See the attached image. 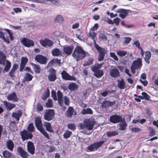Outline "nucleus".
Returning a JSON list of instances; mask_svg holds the SVG:
<instances>
[{
	"mask_svg": "<svg viewBox=\"0 0 158 158\" xmlns=\"http://www.w3.org/2000/svg\"><path fill=\"white\" fill-rule=\"evenodd\" d=\"M113 21L114 23L116 26H118L119 24L120 19L119 18L117 17L114 19Z\"/></svg>",
	"mask_w": 158,
	"mask_h": 158,
	"instance_id": "nucleus-61",
	"label": "nucleus"
},
{
	"mask_svg": "<svg viewBox=\"0 0 158 158\" xmlns=\"http://www.w3.org/2000/svg\"><path fill=\"white\" fill-rule=\"evenodd\" d=\"M103 63H97L91 67V69L94 72V76L98 78H101L104 74L103 70L100 69Z\"/></svg>",
	"mask_w": 158,
	"mask_h": 158,
	"instance_id": "nucleus-2",
	"label": "nucleus"
},
{
	"mask_svg": "<svg viewBox=\"0 0 158 158\" xmlns=\"http://www.w3.org/2000/svg\"><path fill=\"white\" fill-rule=\"evenodd\" d=\"M118 133L117 131H108L107 132L106 134L108 137H110L117 135H118Z\"/></svg>",
	"mask_w": 158,
	"mask_h": 158,
	"instance_id": "nucleus-45",
	"label": "nucleus"
},
{
	"mask_svg": "<svg viewBox=\"0 0 158 158\" xmlns=\"http://www.w3.org/2000/svg\"><path fill=\"white\" fill-rule=\"evenodd\" d=\"M78 86L74 83H72L69 84L68 88L71 91H74L77 89Z\"/></svg>",
	"mask_w": 158,
	"mask_h": 158,
	"instance_id": "nucleus-39",
	"label": "nucleus"
},
{
	"mask_svg": "<svg viewBox=\"0 0 158 158\" xmlns=\"http://www.w3.org/2000/svg\"><path fill=\"white\" fill-rule=\"evenodd\" d=\"M124 39L123 44L126 45H128L131 40V38L130 37H125Z\"/></svg>",
	"mask_w": 158,
	"mask_h": 158,
	"instance_id": "nucleus-50",
	"label": "nucleus"
},
{
	"mask_svg": "<svg viewBox=\"0 0 158 158\" xmlns=\"http://www.w3.org/2000/svg\"><path fill=\"white\" fill-rule=\"evenodd\" d=\"M44 125L46 128V130L48 131L51 133L54 132L50 123L45 122L44 123Z\"/></svg>",
	"mask_w": 158,
	"mask_h": 158,
	"instance_id": "nucleus-33",
	"label": "nucleus"
},
{
	"mask_svg": "<svg viewBox=\"0 0 158 158\" xmlns=\"http://www.w3.org/2000/svg\"><path fill=\"white\" fill-rule=\"evenodd\" d=\"M33 76L29 73H27L24 77V82H29L32 80Z\"/></svg>",
	"mask_w": 158,
	"mask_h": 158,
	"instance_id": "nucleus-37",
	"label": "nucleus"
},
{
	"mask_svg": "<svg viewBox=\"0 0 158 158\" xmlns=\"http://www.w3.org/2000/svg\"><path fill=\"white\" fill-rule=\"evenodd\" d=\"M64 103L66 105L69 106V100L67 96H65L64 98Z\"/></svg>",
	"mask_w": 158,
	"mask_h": 158,
	"instance_id": "nucleus-60",
	"label": "nucleus"
},
{
	"mask_svg": "<svg viewBox=\"0 0 158 158\" xmlns=\"http://www.w3.org/2000/svg\"><path fill=\"white\" fill-rule=\"evenodd\" d=\"M18 65L16 64H14L12 67L8 74V76H9L12 79L15 77L16 71L18 68Z\"/></svg>",
	"mask_w": 158,
	"mask_h": 158,
	"instance_id": "nucleus-16",
	"label": "nucleus"
},
{
	"mask_svg": "<svg viewBox=\"0 0 158 158\" xmlns=\"http://www.w3.org/2000/svg\"><path fill=\"white\" fill-rule=\"evenodd\" d=\"M21 43L27 47L33 46L34 45V42L31 40L24 38L21 41Z\"/></svg>",
	"mask_w": 158,
	"mask_h": 158,
	"instance_id": "nucleus-13",
	"label": "nucleus"
},
{
	"mask_svg": "<svg viewBox=\"0 0 158 158\" xmlns=\"http://www.w3.org/2000/svg\"><path fill=\"white\" fill-rule=\"evenodd\" d=\"M143 96L139 95V98L142 100L145 99L146 100H149L150 96L147 93L145 92H143L141 94Z\"/></svg>",
	"mask_w": 158,
	"mask_h": 158,
	"instance_id": "nucleus-41",
	"label": "nucleus"
},
{
	"mask_svg": "<svg viewBox=\"0 0 158 158\" xmlns=\"http://www.w3.org/2000/svg\"><path fill=\"white\" fill-rule=\"evenodd\" d=\"M52 96V97L54 100L56 101L57 100V98L56 97V91L52 90L51 91Z\"/></svg>",
	"mask_w": 158,
	"mask_h": 158,
	"instance_id": "nucleus-57",
	"label": "nucleus"
},
{
	"mask_svg": "<svg viewBox=\"0 0 158 158\" xmlns=\"http://www.w3.org/2000/svg\"><path fill=\"white\" fill-rule=\"evenodd\" d=\"M88 36L89 37L91 38L92 39H93L94 42V43H95V42H96L94 40V38L96 36V34L95 32H93L92 33H91V32H89V33Z\"/></svg>",
	"mask_w": 158,
	"mask_h": 158,
	"instance_id": "nucleus-56",
	"label": "nucleus"
},
{
	"mask_svg": "<svg viewBox=\"0 0 158 158\" xmlns=\"http://www.w3.org/2000/svg\"><path fill=\"white\" fill-rule=\"evenodd\" d=\"M18 113L13 112L12 114V116L15 118L16 120L19 121L20 119V118L21 117L22 114L21 110L18 111Z\"/></svg>",
	"mask_w": 158,
	"mask_h": 158,
	"instance_id": "nucleus-30",
	"label": "nucleus"
},
{
	"mask_svg": "<svg viewBox=\"0 0 158 158\" xmlns=\"http://www.w3.org/2000/svg\"><path fill=\"white\" fill-rule=\"evenodd\" d=\"M72 134V132L71 131L67 130L65 131V132L63 135L65 139L69 138L70 137Z\"/></svg>",
	"mask_w": 158,
	"mask_h": 158,
	"instance_id": "nucleus-46",
	"label": "nucleus"
},
{
	"mask_svg": "<svg viewBox=\"0 0 158 158\" xmlns=\"http://www.w3.org/2000/svg\"><path fill=\"white\" fill-rule=\"evenodd\" d=\"M27 129L30 132H34L35 131V127L32 123H29L27 127Z\"/></svg>",
	"mask_w": 158,
	"mask_h": 158,
	"instance_id": "nucleus-47",
	"label": "nucleus"
},
{
	"mask_svg": "<svg viewBox=\"0 0 158 158\" xmlns=\"http://www.w3.org/2000/svg\"><path fill=\"white\" fill-rule=\"evenodd\" d=\"M3 103L7 110L9 111L11 110L12 109L15 107V104L9 103L6 101H3Z\"/></svg>",
	"mask_w": 158,
	"mask_h": 158,
	"instance_id": "nucleus-27",
	"label": "nucleus"
},
{
	"mask_svg": "<svg viewBox=\"0 0 158 158\" xmlns=\"http://www.w3.org/2000/svg\"><path fill=\"white\" fill-rule=\"evenodd\" d=\"M3 158H14L13 154L7 150H5L2 152Z\"/></svg>",
	"mask_w": 158,
	"mask_h": 158,
	"instance_id": "nucleus-26",
	"label": "nucleus"
},
{
	"mask_svg": "<svg viewBox=\"0 0 158 158\" xmlns=\"http://www.w3.org/2000/svg\"><path fill=\"white\" fill-rule=\"evenodd\" d=\"M35 60L41 64H45L47 62L48 59L41 55H37L35 56Z\"/></svg>",
	"mask_w": 158,
	"mask_h": 158,
	"instance_id": "nucleus-11",
	"label": "nucleus"
},
{
	"mask_svg": "<svg viewBox=\"0 0 158 158\" xmlns=\"http://www.w3.org/2000/svg\"><path fill=\"white\" fill-rule=\"evenodd\" d=\"M86 56V53L82 48L77 45L74 49L72 56L76 61H79L84 58Z\"/></svg>",
	"mask_w": 158,
	"mask_h": 158,
	"instance_id": "nucleus-1",
	"label": "nucleus"
},
{
	"mask_svg": "<svg viewBox=\"0 0 158 158\" xmlns=\"http://www.w3.org/2000/svg\"><path fill=\"white\" fill-rule=\"evenodd\" d=\"M68 128L71 130H73L76 128V126L74 124L72 123H69L68 125Z\"/></svg>",
	"mask_w": 158,
	"mask_h": 158,
	"instance_id": "nucleus-59",
	"label": "nucleus"
},
{
	"mask_svg": "<svg viewBox=\"0 0 158 158\" xmlns=\"http://www.w3.org/2000/svg\"><path fill=\"white\" fill-rule=\"evenodd\" d=\"M124 120V118H123L121 116L117 114L112 115L110 117V122L114 124L122 122Z\"/></svg>",
	"mask_w": 158,
	"mask_h": 158,
	"instance_id": "nucleus-8",
	"label": "nucleus"
},
{
	"mask_svg": "<svg viewBox=\"0 0 158 158\" xmlns=\"http://www.w3.org/2000/svg\"><path fill=\"white\" fill-rule=\"evenodd\" d=\"M28 61V59L26 57H22L21 59L20 63L26 64Z\"/></svg>",
	"mask_w": 158,
	"mask_h": 158,
	"instance_id": "nucleus-58",
	"label": "nucleus"
},
{
	"mask_svg": "<svg viewBox=\"0 0 158 158\" xmlns=\"http://www.w3.org/2000/svg\"><path fill=\"white\" fill-rule=\"evenodd\" d=\"M6 57L2 52H0V64L4 65Z\"/></svg>",
	"mask_w": 158,
	"mask_h": 158,
	"instance_id": "nucleus-36",
	"label": "nucleus"
},
{
	"mask_svg": "<svg viewBox=\"0 0 158 158\" xmlns=\"http://www.w3.org/2000/svg\"><path fill=\"white\" fill-rule=\"evenodd\" d=\"M142 59L138 58L137 60L133 61L132 65L131 67V69L132 73H135L136 69H140L142 66Z\"/></svg>",
	"mask_w": 158,
	"mask_h": 158,
	"instance_id": "nucleus-4",
	"label": "nucleus"
},
{
	"mask_svg": "<svg viewBox=\"0 0 158 158\" xmlns=\"http://www.w3.org/2000/svg\"><path fill=\"white\" fill-rule=\"evenodd\" d=\"M35 126L38 130L43 127L42 121L40 117H36L35 118Z\"/></svg>",
	"mask_w": 158,
	"mask_h": 158,
	"instance_id": "nucleus-21",
	"label": "nucleus"
},
{
	"mask_svg": "<svg viewBox=\"0 0 158 158\" xmlns=\"http://www.w3.org/2000/svg\"><path fill=\"white\" fill-rule=\"evenodd\" d=\"M110 56L113 58L115 60L118 61V58L114 52H111L110 53Z\"/></svg>",
	"mask_w": 158,
	"mask_h": 158,
	"instance_id": "nucleus-55",
	"label": "nucleus"
},
{
	"mask_svg": "<svg viewBox=\"0 0 158 158\" xmlns=\"http://www.w3.org/2000/svg\"><path fill=\"white\" fill-rule=\"evenodd\" d=\"M155 134L156 131L154 129L152 128L150 133H149L148 135L149 136H152Z\"/></svg>",
	"mask_w": 158,
	"mask_h": 158,
	"instance_id": "nucleus-63",
	"label": "nucleus"
},
{
	"mask_svg": "<svg viewBox=\"0 0 158 158\" xmlns=\"http://www.w3.org/2000/svg\"><path fill=\"white\" fill-rule=\"evenodd\" d=\"M58 96V101L59 104L62 106L63 104V94L60 91H58L57 92Z\"/></svg>",
	"mask_w": 158,
	"mask_h": 158,
	"instance_id": "nucleus-28",
	"label": "nucleus"
},
{
	"mask_svg": "<svg viewBox=\"0 0 158 158\" xmlns=\"http://www.w3.org/2000/svg\"><path fill=\"white\" fill-rule=\"evenodd\" d=\"M27 148L28 152L31 155L35 153V148L33 143L30 141L27 142Z\"/></svg>",
	"mask_w": 158,
	"mask_h": 158,
	"instance_id": "nucleus-17",
	"label": "nucleus"
},
{
	"mask_svg": "<svg viewBox=\"0 0 158 158\" xmlns=\"http://www.w3.org/2000/svg\"><path fill=\"white\" fill-rule=\"evenodd\" d=\"M74 111L73 108L72 106H69L67 110L65 113V115L68 118H71L73 115Z\"/></svg>",
	"mask_w": 158,
	"mask_h": 158,
	"instance_id": "nucleus-24",
	"label": "nucleus"
},
{
	"mask_svg": "<svg viewBox=\"0 0 158 158\" xmlns=\"http://www.w3.org/2000/svg\"><path fill=\"white\" fill-rule=\"evenodd\" d=\"M94 46L98 53V60L99 61L103 60L104 59L106 54L107 53V50L100 46L96 43V42L94 43Z\"/></svg>",
	"mask_w": 158,
	"mask_h": 158,
	"instance_id": "nucleus-3",
	"label": "nucleus"
},
{
	"mask_svg": "<svg viewBox=\"0 0 158 158\" xmlns=\"http://www.w3.org/2000/svg\"><path fill=\"white\" fill-rule=\"evenodd\" d=\"M115 100L112 102L108 100L104 101L102 102V107L106 109L109 107L113 106L115 105Z\"/></svg>",
	"mask_w": 158,
	"mask_h": 158,
	"instance_id": "nucleus-20",
	"label": "nucleus"
},
{
	"mask_svg": "<svg viewBox=\"0 0 158 158\" xmlns=\"http://www.w3.org/2000/svg\"><path fill=\"white\" fill-rule=\"evenodd\" d=\"M52 54L54 56H59L62 55L61 52L59 49L57 48L52 50Z\"/></svg>",
	"mask_w": 158,
	"mask_h": 158,
	"instance_id": "nucleus-32",
	"label": "nucleus"
},
{
	"mask_svg": "<svg viewBox=\"0 0 158 158\" xmlns=\"http://www.w3.org/2000/svg\"><path fill=\"white\" fill-rule=\"evenodd\" d=\"M40 43L41 45L44 47H48L51 48L53 45L52 41L48 39H45L44 40H41Z\"/></svg>",
	"mask_w": 158,
	"mask_h": 158,
	"instance_id": "nucleus-15",
	"label": "nucleus"
},
{
	"mask_svg": "<svg viewBox=\"0 0 158 158\" xmlns=\"http://www.w3.org/2000/svg\"><path fill=\"white\" fill-rule=\"evenodd\" d=\"M8 100H13L14 102H17L18 101L19 98L17 97V95L15 92L11 94H9L7 97Z\"/></svg>",
	"mask_w": 158,
	"mask_h": 158,
	"instance_id": "nucleus-23",
	"label": "nucleus"
},
{
	"mask_svg": "<svg viewBox=\"0 0 158 158\" xmlns=\"http://www.w3.org/2000/svg\"><path fill=\"white\" fill-rule=\"evenodd\" d=\"M36 109L37 111H41L43 110V107L40 103H38L36 106Z\"/></svg>",
	"mask_w": 158,
	"mask_h": 158,
	"instance_id": "nucleus-53",
	"label": "nucleus"
},
{
	"mask_svg": "<svg viewBox=\"0 0 158 158\" xmlns=\"http://www.w3.org/2000/svg\"><path fill=\"white\" fill-rule=\"evenodd\" d=\"M127 52L122 50H119L117 52L118 55L120 56H125L127 54Z\"/></svg>",
	"mask_w": 158,
	"mask_h": 158,
	"instance_id": "nucleus-49",
	"label": "nucleus"
},
{
	"mask_svg": "<svg viewBox=\"0 0 158 158\" xmlns=\"http://www.w3.org/2000/svg\"><path fill=\"white\" fill-rule=\"evenodd\" d=\"M96 122L93 118L91 117L86 118L84 121V123L85 124L86 128L89 130H91L93 129L94 126Z\"/></svg>",
	"mask_w": 158,
	"mask_h": 158,
	"instance_id": "nucleus-7",
	"label": "nucleus"
},
{
	"mask_svg": "<svg viewBox=\"0 0 158 158\" xmlns=\"http://www.w3.org/2000/svg\"><path fill=\"white\" fill-rule=\"evenodd\" d=\"M109 74L110 76L113 78H116L120 76V73L119 70L115 67L110 70Z\"/></svg>",
	"mask_w": 158,
	"mask_h": 158,
	"instance_id": "nucleus-18",
	"label": "nucleus"
},
{
	"mask_svg": "<svg viewBox=\"0 0 158 158\" xmlns=\"http://www.w3.org/2000/svg\"><path fill=\"white\" fill-rule=\"evenodd\" d=\"M49 72L50 74L48 76V80L50 82L54 81L57 79L56 74V71L52 68L49 69Z\"/></svg>",
	"mask_w": 158,
	"mask_h": 158,
	"instance_id": "nucleus-10",
	"label": "nucleus"
},
{
	"mask_svg": "<svg viewBox=\"0 0 158 158\" xmlns=\"http://www.w3.org/2000/svg\"><path fill=\"white\" fill-rule=\"evenodd\" d=\"M7 148L10 151L13 150L14 145V143L11 139H9L6 142Z\"/></svg>",
	"mask_w": 158,
	"mask_h": 158,
	"instance_id": "nucleus-29",
	"label": "nucleus"
},
{
	"mask_svg": "<svg viewBox=\"0 0 158 158\" xmlns=\"http://www.w3.org/2000/svg\"><path fill=\"white\" fill-rule=\"evenodd\" d=\"M118 87L120 89H124L126 87L125 82L124 79H121L120 80H118Z\"/></svg>",
	"mask_w": 158,
	"mask_h": 158,
	"instance_id": "nucleus-25",
	"label": "nucleus"
},
{
	"mask_svg": "<svg viewBox=\"0 0 158 158\" xmlns=\"http://www.w3.org/2000/svg\"><path fill=\"white\" fill-rule=\"evenodd\" d=\"M141 129L140 128L135 127H133L131 129V131L135 133L138 132L139 131H141Z\"/></svg>",
	"mask_w": 158,
	"mask_h": 158,
	"instance_id": "nucleus-62",
	"label": "nucleus"
},
{
	"mask_svg": "<svg viewBox=\"0 0 158 158\" xmlns=\"http://www.w3.org/2000/svg\"><path fill=\"white\" fill-rule=\"evenodd\" d=\"M151 56V53L149 51H147L145 52V57H144L145 61L148 64L150 63V59Z\"/></svg>",
	"mask_w": 158,
	"mask_h": 158,
	"instance_id": "nucleus-35",
	"label": "nucleus"
},
{
	"mask_svg": "<svg viewBox=\"0 0 158 158\" xmlns=\"http://www.w3.org/2000/svg\"><path fill=\"white\" fill-rule=\"evenodd\" d=\"M123 123H122L119 124V129L121 131L124 130L126 127L127 126V124L125 121V119L124 118V120L122 122Z\"/></svg>",
	"mask_w": 158,
	"mask_h": 158,
	"instance_id": "nucleus-43",
	"label": "nucleus"
},
{
	"mask_svg": "<svg viewBox=\"0 0 158 158\" xmlns=\"http://www.w3.org/2000/svg\"><path fill=\"white\" fill-rule=\"evenodd\" d=\"M20 133L23 141L29 139H31L33 136L32 133L28 132L25 130L20 131Z\"/></svg>",
	"mask_w": 158,
	"mask_h": 158,
	"instance_id": "nucleus-9",
	"label": "nucleus"
},
{
	"mask_svg": "<svg viewBox=\"0 0 158 158\" xmlns=\"http://www.w3.org/2000/svg\"><path fill=\"white\" fill-rule=\"evenodd\" d=\"M17 151L22 158L29 157V154L22 147H18L17 148Z\"/></svg>",
	"mask_w": 158,
	"mask_h": 158,
	"instance_id": "nucleus-14",
	"label": "nucleus"
},
{
	"mask_svg": "<svg viewBox=\"0 0 158 158\" xmlns=\"http://www.w3.org/2000/svg\"><path fill=\"white\" fill-rule=\"evenodd\" d=\"M99 39L100 40H107V37L104 34L101 33L99 35Z\"/></svg>",
	"mask_w": 158,
	"mask_h": 158,
	"instance_id": "nucleus-52",
	"label": "nucleus"
},
{
	"mask_svg": "<svg viewBox=\"0 0 158 158\" xmlns=\"http://www.w3.org/2000/svg\"><path fill=\"white\" fill-rule=\"evenodd\" d=\"M105 142V141L102 140L90 144L87 147V149L88 150L87 151L88 152H90L97 150Z\"/></svg>",
	"mask_w": 158,
	"mask_h": 158,
	"instance_id": "nucleus-5",
	"label": "nucleus"
},
{
	"mask_svg": "<svg viewBox=\"0 0 158 158\" xmlns=\"http://www.w3.org/2000/svg\"><path fill=\"white\" fill-rule=\"evenodd\" d=\"M55 115V112L53 109L46 110L44 114V119L48 121L53 120Z\"/></svg>",
	"mask_w": 158,
	"mask_h": 158,
	"instance_id": "nucleus-6",
	"label": "nucleus"
},
{
	"mask_svg": "<svg viewBox=\"0 0 158 158\" xmlns=\"http://www.w3.org/2000/svg\"><path fill=\"white\" fill-rule=\"evenodd\" d=\"M111 91L110 90H105L100 93V94L103 97H105L107 96L109 94H110Z\"/></svg>",
	"mask_w": 158,
	"mask_h": 158,
	"instance_id": "nucleus-54",
	"label": "nucleus"
},
{
	"mask_svg": "<svg viewBox=\"0 0 158 158\" xmlns=\"http://www.w3.org/2000/svg\"><path fill=\"white\" fill-rule=\"evenodd\" d=\"M11 66V62L8 60H6L5 66L2 71L3 73H6L10 70Z\"/></svg>",
	"mask_w": 158,
	"mask_h": 158,
	"instance_id": "nucleus-34",
	"label": "nucleus"
},
{
	"mask_svg": "<svg viewBox=\"0 0 158 158\" xmlns=\"http://www.w3.org/2000/svg\"><path fill=\"white\" fill-rule=\"evenodd\" d=\"M117 12L120 13L119 16L123 19L125 18L128 15V12L127 10L123 9H119Z\"/></svg>",
	"mask_w": 158,
	"mask_h": 158,
	"instance_id": "nucleus-22",
	"label": "nucleus"
},
{
	"mask_svg": "<svg viewBox=\"0 0 158 158\" xmlns=\"http://www.w3.org/2000/svg\"><path fill=\"white\" fill-rule=\"evenodd\" d=\"M93 111L92 109L89 108H88L86 109H83L81 111V114H93Z\"/></svg>",
	"mask_w": 158,
	"mask_h": 158,
	"instance_id": "nucleus-38",
	"label": "nucleus"
},
{
	"mask_svg": "<svg viewBox=\"0 0 158 158\" xmlns=\"http://www.w3.org/2000/svg\"><path fill=\"white\" fill-rule=\"evenodd\" d=\"M25 64L20 63V64L19 71L21 72L23 71V69L25 68Z\"/></svg>",
	"mask_w": 158,
	"mask_h": 158,
	"instance_id": "nucleus-64",
	"label": "nucleus"
},
{
	"mask_svg": "<svg viewBox=\"0 0 158 158\" xmlns=\"http://www.w3.org/2000/svg\"><path fill=\"white\" fill-rule=\"evenodd\" d=\"M31 65L32 66L33 69L35 72L37 73H39L41 71V68L39 65L33 63H31Z\"/></svg>",
	"mask_w": 158,
	"mask_h": 158,
	"instance_id": "nucleus-31",
	"label": "nucleus"
},
{
	"mask_svg": "<svg viewBox=\"0 0 158 158\" xmlns=\"http://www.w3.org/2000/svg\"><path fill=\"white\" fill-rule=\"evenodd\" d=\"M74 48L73 45L65 47L63 48L64 53L67 56L70 55L72 54Z\"/></svg>",
	"mask_w": 158,
	"mask_h": 158,
	"instance_id": "nucleus-19",
	"label": "nucleus"
},
{
	"mask_svg": "<svg viewBox=\"0 0 158 158\" xmlns=\"http://www.w3.org/2000/svg\"><path fill=\"white\" fill-rule=\"evenodd\" d=\"M50 94V92L49 89L48 88H47L46 89L45 92L43 94V95L42 97V98L44 100H46L48 97L49 96Z\"/></svg>",
	"mask_w": 158,
	"mask_h": 158,
	"instance_id": "nucleus-42",
	"label": "nucleus"
},
{
	"mask_svg": "<svg viewBox=\"0 0 158 158\" xmlns=\"http://www.w3.org/2000/svg\"><path fill=\"white\" fill-rule=\"evenodd\" d=\"M61 77L62 78L65 80L74 81L76 80V78L74 76H70L64 70L61 73Z\"/></svg>",
	"mask_w": 158,
	"mask_h": 158,
	"instance_id": "nucleus-12",
	"label": "nucleus"
},
{
	"mask_svg": "<svg viewBox=\"0 0 158 158\" xmlns=\"http://www.w3.org/2000/svg\"><path fill=\"white\" fill-rule=\"evenodd\" d=\"M64 21L63 17L60 15H57L54 19L55 22L59 23H62L64 22Z\"/></svg>",
	"mask_w": 158,
	"mask_h": 158,
	"instance_id": "nucleus-40",
	"label": "nucleus"
},
{
	"mask_svg": "<svg viewBox=\"0 0 158 158\" xmlns=\"http://www.w3.org/2000/svg\"><path fill=\"white\" fill-rule=\"evenodd\" d=\"M46 106L48 108H51L53 106L52 101L51 99H49L47 102L46 103Z\"/></svg>",
	"mask_w": 158,
	"mask_h": 158,
	"instance_id": "nucleus-51",
	"label": "nucleus"
},
{
	"mask_svg": "<svg viewBox=\"0 0 158 158\" xmlns=\"http://www.w3.org/2000/svg\"><path fill=\"white\" fill-rule=\"evenodd\" d=\"M94 61V59L90 57L88 59L87 61H85L83 64L84 66H89L93 64Z\"/></svg>",
	"mask_w": 158,
	"mask_h": 158,
	"instance_id": "nucleus-44",
	"label": "nucleus"
},
{
	"mask_svg": "<svg viewBox=\"0 0 158 158\" xmlns=\"http://www.w3.org/2000/svg\"><path fill=\"white\" fill-rule=\"evenodd\" d=\"M40 132L41 133L45 136L48 139L49 138V135L48 133L46 131L43 127L39 130Z\"/></svg>",
	"mask_w": 158,
	"mask_h": 158,
	"instance_id": "nucleus-48",
	"label": "nucleus"
}]
</instances>
